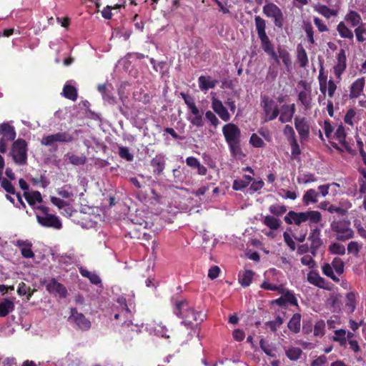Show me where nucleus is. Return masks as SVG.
Segmentation results:
<instances>
[{"label":"nucleus","mask_w":366,"mask_h":366,"mask_svg":"<svg viewBox=\"0 0 366 366\" xmlns=\"http://www.w3.org/2000/svg\"><path fill=\"white\" fill-rule=\"evenodd\" d=\"M280 292L283 294V297L285 298V300L286 303H289L291 305L294 306H298V302L296 297L295 296L294 293L290 290H284L281 289Z\"/></svg>","instance_id":"40"},{"label":"nucleus","mask_w":366,"mask_h":366,"mask_svg":"<svg viewBox=\"0 0 366 366\" xmlns=\"http://www.w3.org/2000/svg\"><path fill=\"white\" fill-rule=\"evenodd\" d=\"M57 194L62 198L73 200L74 193L71 190L70 185H64L57 190Z\"/></svg>","instance_id":"37"},{"label":"nucleus","mask_w":366,"mask_h":366,"mask_svg":"<svg viewBox=\"0 0 366 366\" xmlns=\"http://www.w3.org/2000/svg\"><path fill=\"white\" fill-rule=\"evenodd\" d=\"M337 85L333 79H330L328 81H327V91L330 98L334 97Z\"/></svg>","instance_id":"64"},{"label":"nucleus","mask_w":366,"mask_h":366,"mask_svg":"<svg viewBox=\"0 0 366 366\" xmlns=\"http://www.w3.org/2000/svg\"><path fill=\"white\" fill-rule=\"evenodd\" d=\"M336 59L337 62L333 69L336 78L340 81L341 80L342 74L347 68V58L345 49H340L339 52L337 54Z\"/></svg>","instance_id":"14"},{"label":"nucleus","mask_w":366,"mask_h":366,"mask_svg":"<svg viewBox=\"0 0 366 366\" xmlns=\"http://www.w3.org/2000/svg\"><path fill=\"white\" fill-rule=\"evenodd\" d=\"M297 59L300 67L305 68L308 64V56L305 49L301 45H298L297 49Z\"/></svg>","instance_id":"31"},{"label":"nucleus","mask_w":366,"mask_h":366,"mask_svg":"<svg viewBox=\"0 0 366 366\" xmlns=\"http://www.w3.org/2000/svg\"><path fill=\"white\" fill-rule=\"evenodd\" d=\"M69 160L74 165H82L86 162V157L83 155L71 154L69 156Z\"/></svg>","instance_id":"56"},{"label":"nucleus","mask_w":366,"mask_h":366,"mask_svg":"<svg viewBox=\"0 0 366 366\" xmlns=\"http://www.w3.org/2000/svg\"><path fill=\"white\" fill-rule=\"evenodd\" d=\"M280 114V116L279 117V120L282 123L289 122L292 121L293 116L291 113H290V111L287 110V109L282 108V112Z\"/></svg>","instance_id":"61"},{"label":"nucleus","mask_w":366,"mask_h":366,"mask_svg":"<svg viewBox=\"0 0 366 366\" xmlns=\"http://www.w3.org/2000/svg\"><path fill=\"white\" fill-rule=\"evenodd\" d=\"M315 181H316V178L315 177V175L311 173L304 174L297 177V182L300 184H301V183L307 184L310 182H314Z\"/></svg>","instance_id":"58"},{"label":"nucleus","mask_w":366,"mask_h":366,"mask_svg":"<svg viewBox=\"0 0 366 366\" xmlns=\"http://www.w3.org/2000/svg\"><path fill=\"white\" fill-rule=\"evenodd\" d=\"M283 134L287 137L289 142L297 139L295 130L290 125L287 124L285 127Z\"/></svg>","instance_id":"53"},{"label":"nucleus","mask_w":366,"mask_h":366,"mask_svg":"<svg viewBox=\"0 0 366 366\" xmlns=\"http://www.w3.org/2000/svg\"><path fill=\"white\" fill-rule=\"evenodd\" d=\"M16 245L20 248L21 254L24 258H32L34 257L31 249L32 244L29 240L18 239Z\"/></svg>","instance_id":"20"},{"label":"nucleus","mask_w":366,"mask_h":366,"mask_svg":"<svg viewBox=\"0 0 366 366\" xmlns=\"http://www.w3.org/2000/svg\"><path fill=\"white\" fill-rule=\"evenodd\" d=\"M301 317L300 313H295L292 315L287 324V327L291 332L298 333L300 331Z\"/></svg>","instance_id":"24"},{"label":"nucleus","mask_w":366,"mask_h":366,"mask_svg":"<svg viewBox=\"0 0 366 366\" xmlns=\"http://www.w3.org/2000/svg\"><path fill=\"white\" fill-rule=\"evenodd\" d=\"M117 302L119 304L120 311L114 315V319L118 320L122 317L124 322H126L132 317V312L127 305L125 298H119Z\"/></svg>","instance_id":"19"},{"label":"nucleus","mask_w":366,"mask_h":366,"mask_svg":"<svg viewBox=\"0 0 366 366\" xmlns=\"http://www.w3.org/2000/svg\"><path fill=\"white\" fill-rule=\"evenodd\" d=\"M269 210L274 215L281 216L287 212V207L285 205L272 204Z\"/></svg>","instance_id":"51"},{"label":"nucleus","mask_w":366,"mask_h":366,"mask_svg":"<svg viewBox=\"0 0 366 366\" xmlns=\"http://www.w3.org/2000/svg\"><path fill=\"white\" fill-rule=\"evenodd\" d=\"M335 137L339 141L340 143L343 144L346 139V132L344 127L340 124L336 129Z\"/></svg>","instance_id":"55"},{"label":"nucleus","mask_w":366,"mask_h":366,"mask_svg":"<svg viewBox=\"0 0 366 366\" xmlns=\"http://www.w3.org/2000/svg\"><path fill=\"white\" fill-rule=\"evenodd\" d=\"M222 133L227 144L240 140V129L233 123H228L222 127Z\"/></svg>","instance_id":"11"},{"label":"nucleus","mask_w":366,"mask_h":366,"mask_svg":"<svg viewBox=\"0 0 366 366\" xmlns=\"http://www.w3.org/2000/svg\"><path fill=\"white\" fill-rule=\"evenodd\" d=\"M331 265L337 274L340 275L343 273L345 264L344 262L340 258H334L331 263Z\"/></svg>","instance_id":"44"},{"label":"nucleus","mask_w":366,"mask_h":366,"mask_svg":"<svg viewBox=\"0 0 366 366\" xmlns=\"http://www.w3.org/2000/svg\"><path fill=\"white\" fill-rule=\"evenodd\" d=\"M329 251L332 254L343 255L345 254V247L340 243L334 242L329 246Z\"/></svg>","instance_id":"46"},{"label":"nucleus","mask_w":366,"mask_h":366,"mask_svg":"<svg viewBox=\"0 0 366 366\" xmlns=\"http://www.w3.org/2000/svg\"><path fill=\"white\" fill-rule=\"evenodd\" d=\"M345 20L349 23L352 27H357L362 24L360 14L353 10L350 11L345 15Z\"/></svg>","instance_id":"22"},{"label":"nucleus","mask_w":366,"mask_h":366,"mask_svg":"<svg viewBox=\"0 0 366 366\" xmlns=\"http://www.w3.org/2000/svg\"><path fill=\"white\" fill-rule=\"evenodd\" d=\"M340 187V185L338 183L333 182L332 184H327L324 185H320L318 187V189L321 193L322 197H326L329 193V189L330 187Z\"/></svg>","instance_id":"59"},{"label":"nucleus","mask_w":366,"mask_h":366,"mask_svg":"<svg viewBox=\"0 0 366 366\" xmlns=\"http://www.w3.org/2000/svg\"><path fill=\"white\" fill-rule=\"evenodd\" d=\"M254 272L252 270H246L242 276H239V282L243 287H248L252 280Z\"/></svg>","instance_id":"39"},{"label":"nucleus","mask_w":366,"mask_h":366,"mask_svg":"<svg viewBox=\"0 0 366 366\" xmlns=\"http://www.w3.org/2000/svg\"><path fill=\"white\" fill-rule=\"evenodd\" d=\"M308 239L311 242L310 252L315 254L322 244V241L320 239V229L317 227L312 229Z\"/></svg>","instance_id":"16"},{"label":"nucleus","mask_w":366,"mask_h":366,"mask_svg":"<svg viewBox=\"0 0 366 366\" xmlns=\"http://www.w3.org/2000/svg\"><path fill=\"white\" fill-rule=\"evenodd\" d=\"M62 95L71 101H76L78 97L77 89L74 86L65 84L62 90Z\"/></svg>","instance_id":"29"},{"label":"nucleus","mask_w":366,"mask_h":366,"mask_svg":"<svg viewBox=\"0 0 366 366\" xmlns=\"http://www.w3.org/2000/svg\"><path fill=\"white\" fill-rule=\"evenodd\" d=\"M331 229L335 234L336 239L345 242L354 237V232L350 228V222L337 221L331 224Z\"/></svg>","instance_id":"6"},{"label":"nucleus","mask_w":366,"mask_h":366,"mask_svg":"<svg viewBox=\"0 0 366 366\" xmlns=\"http://www.w3.org/2000/svg\"><path fill=\"white\" fill-rule=\"evenodd\" d=\"M263 14L273 20L274 24L278 29L284 26V15L282 10L274 3L266 4L262 9Z\"/></svg>","instance_id":"7"},{"label":"nucleus","mask_w":366,"mask_h":366,"mask_svg":"<svg viewBox=\"0 0 366 366\" xmlns=\"http://www.w3.org/2000/svg\"><path fill=\"white\" fill-rule=\"evenodd\" d=\"M45 283L46 290L49 294L55 297H59L60 299H64L67 297V289L63 284L59 282L54 277L51 278L47 282L44 281L43 284Z\"/></svg>","instance_id":"8"},{"label":"nucleus","mask_w":366,"mask_h":366,"mask_svg":"<svg viewBox=\"0 0 366 366\" xmlns=\"http://www.w3.org/2000/svg\"><path fill=\"white\" fill-rule=\"evenodd\" d=\"M38 223L44 227H51L56 229H60L62 224L59 217L54 214H48L46 216L36 215Z\"/></svg>","instance_id":"13"},{"label":"nucleus","mask_w":366,"mask_h":366,"mask_svg":"<svg viewBox=\"0 0 366 366\" xmlns=\"http://www.w3.org/2000/svg\"><path fill=\"white\" fill-rule=\"evenodd\" d=\"M14 302L9 298L4 299L0 302V317H6L14 310Z\"/></svg>","instance_id":"23"},{"label":"nucleus","mask_w":366,"mask_h":366,"mask_svg":"<svg viewBox=\"0 0 366 366\" xmlns=\"http://www.w3.org/2000/svg\"><path fill=\"white\" fill-rule=\"evenodd\" d=\"M212 108L223 121L228 122L230 119V114L226 107L215 97L212 99Z\"/></svg>","instance_id":"15"},{"label":"nucleus","mask_w":366,"mask_h":366,"mask_svg":"<svg viewBox=\"0 0 366 366\" xmlns=\"http://www.w3.org/2000/svg\"><path fill=\"white\" fill-rule=\"evenodd\" d=\"M252 177L249 175L244 174L240 179H235L233 182L232 189L238 191L246 188L252 182Z\"/></svg>","instance_id":"28"},{"label":"nucleus","mask_w":366,"mask_h":366,"mask_svg":"<svg viewBox=\"0 0 366 366\" xmlns=\"http://www.w3.org/2000/svg\"><path fill=\"white\" fill-rule=\"evenodd\" d=\"M0 135L1 139L7 141H14L16 138V133L14 126L8 122H4L0 124Z\"/></svg>","instance_id":"17"},{"label":"nucleus","mask_w":366,"mask_h":366,"mask_svg":"<svg viewBox=\"0 0 366 366\" xmlns=\"http://www.w3.org/2000/svg\"><path fill=\"white\" fill-rule=\"evenodd\" d=\"M210 76H200L198 79L199 86L202 90H208L212 89L216 85L215 80H210Z\"/></svg>","instance_id":"32"},{"label":"nucleus","mask_w":366,"mask_h":366,"mask_svg":"<svg viewBox=\"0 0 366 366\" xmlns=\"http://www.w3.org/2000/svg\"><path fill=\"white\" fill-rule=\"evenodd\" d=\"M69 320H72L77 327L82 331H87L90 329L92 323L82 313L79 312L76 308L70 309Z\"/></svg>","instance_id":"10"},{"label":"nucleus","mask_w":366,"mask_h":366,"mask_svg":"<svg viewBox=\"0 0 366 366\" xmlns=\"http://www.w3.org/2000/svg\"><path fill=\"white\" fill-rule=\"evenodd\" d=\"M10 155L14 162L19 165H24L27 161V142L24 139H17L12 144Z\"/></svg>","instance_id":"4"},{"label":"nucleus","mask_w":366,"mask_h":366,"mask_svg":"<svg viewBox=\"0 0 366 366\" xmlns=\"http://www.w3.org/2000/svg\"><path fill=\"white\" fill-rule=\"evenodd\" d=\"M298 100L305 109H311L312 100V91L300 92L298 94Z\"/></svg>","instance_id":"27"},{"label":"nucleus","mask_w":366,"mask_h":366,"mask_svg":"<svg viewBox=\"0 0 366 366\" xmlns=\"http://www.w3.org/2000/svg\"><path fill=\"white\" fill-rule=\"evenodd\" d=\"M74 141V137L69 133L64 132H58L54 134H50L48 136H45L41 140V144L47 147H54V143L56 142H71Z\"/></svg>","instance_id":"9"},{"label":"nucleus","mask_w":366,"mask_h":366,"mask_svg":"<svg viewBox=\"0 0 366 366\" xmlns=\"http://www.w3.org/2000/svg\"><path fill=\"white\" fill-rule=\"evenodd\" d=\"M0 182H1V187L6 192H8L9 194H16L15 188L9 179L4 178L2 176H1Z\"/></svg>","instance_id":"47"},{"label":"nucleus","mask_w":366,"mask_h":366,"mask_svg":"<svg viewBox=\"0 0 366 366\" xmlns=\"http://www.w3.org/2000/svg\"><path fill=\"white\" fill-rule=\"evenodd\" d=\"M165 164L164 158L161 154L157 155L150 162V165L153 169V173L157 176L162 174L165 168Z\"/></svg>","instance_id":"18"},{"label":"nucleus","mask_w":366,"mask_h":366,"mask_svg":"<svg viewBox=\"0 0 366 366\" xmlns=\"http://www.w3.org/2000/svg\"><path fill=\"white\" fill-rule=\"evenodd\" d=\"M24 197L30 206H34L36 202L41 203L43 201L41 194L39 191L24 192Z\"/></svg>","instance_id":"26"},{"label":"nucleus","mask_w":366,"mask_h":366,"mask_svg":"<svg viewBox=\"0 0 366 366\" xmlns=\"http://www.w3.org/2000/svg\"><path fill=\"white\" fill-rule=\"evenodd\" d=\"M315 11L322 15L327 19H330L332 16H335L337 14V11L329 8L327 6L324 4H318L314 6Z\"/></svg>","instance_id":"25"},{"label":"nucleus","mask_w":366,"mask_h":366,"mask_svg":"<svg viewBox=\"0 0 366 366\" xmlns=\"http://www.w3.org/2000/svg\"><path fill=\"white\" fill-rule=\"evenodd\" d=\"M229 148L231 154L234 157H239L242 154V151L240 147V140L237 142H230L227 144Z\"/></svg>","instance_id":"45"},{"label":"nucleus","mask_w":366,"mask_h":366,"mask_svg":"<svg viewBox=\"0 0 366 366\" xmlns=\"http://www.w3.org/2000/svg\"><path fill=\"white\" fill-rule=\"evenodd\" d=\"M302 27L306 33L308 42L311 44H314V30L311 23L309 21H304Z\"/></svg>","instance_id":"41"},{"label":"nucleus","mask_w":366,"mask_h":366,"mask_svg":"<svg viewBox=\"0 0 366 366\" xmlns=\"http://www.w3.org/2000/svg\"><path fill=\"white\" fill-rule=\"evenodd\" d=\"M319 194L314 189H308L304 194L302 200L305 205L310 203L317 202V197Z\"/></svg>","instance_id":"34"},{"label":"nucleus","mask_w":366,"mask_h":366,"mask_svg":"<svg viewBox=\"0 0 366 366\" xmlns=\"http://www.w3.org/2000/svg\"><path fill=\"white\" fill-rule=\"evenodd\" d=\"M119 155L121 158L127 161H132L134 158L133 154L130 153L129 149L126 147H119Z\"/></svg>","instance_id":"60"},{"label":"nucleus","mask_w":366,"mask_h":366,"mask_svg":"<svg viewBox=\"0 0 366 366\" xmlns=\"http://www.w3.org/2000/svg\"><path fill=\"white\" fill-rule=\"evenodd\" d=\"M295 127L297 131L301 142L307 141L310 135V127L305 117H296L295 118Z\"/></svg>","instance_id":"12"},{"label":"nucleus","mask_w":366,"mask_h":366,"mask_svg":"<svg viewBox=\"0 0 366 366\" xmlns=\"http://www.w3.org/2000/svg\"><path fill=\"white\" fill-rule=\"evenodd\" d=\"M325 322L320 320L317 321L314 326V335L315 337H322L325 335Z\"/></svg>","instance_id":"49"},{"label":"nucleus","mask_w":366,"mask_h":366,"mask_svg":"<svg viewBox=\"0 0 366 366\" xmlns=\"http://www.w3.org/2000/svg\"><path fill=\"white\" fill-rule=\"evenodd\" d=\"M254 23L256 31L261 42V47L263 51L270 56L277 64H280V59H281L287 68L290 67L292 60L290 53L285 49L282 48H278V54L276 53L274 46L266 33V21L259 16H255Z\"/></svg>","instance_id":"1"},{"label":"nucleus","mask_w":366,"mask_h":366,"mask_svg":"<svg viewBox=\"0 0 366 366\" xmlns=\"http://www.w3.org/2000/svg\"><path fill=\"white\" fill-rule=\"evenodd\" d=\"M283 324V319L280 316H277L274 320L268 321L265 323L267 328H269L272 332H276L277 328Z\"/></svg>","instance_id":"43"},{"label":"nucleus","mask_w":366,"mask_h":366,"mask_svg":"<svg viewBox=\"0 0 366 366\" xmlns=\"http://www.w3.org/2000/svg\"><path fill=\"white\" fill-rule=\"evenodd\" d=\"M362 244L357 242L352 241L347 244V251L349 253H352L357 256L362 249Z\"/></svg>","instance_id":"54"},{"label":"nucleus","mask_w":366,"mask_h":366,"mask_svg":"<svg viewBox=\"0 0 366 366\" xmlns=\"http://www.w3.org/2000/svg\"><path fill=\"white\" fill-rule=\"evenodd\" d=\"M355 34L356 36L357 41L358 42H363L366 40V37L364 36L366 34V28L365 24H362L355 29Z\"/></svg>","instance_id":"48"},{"label":"nucleus","mask_w":366,"mask_h":366,"mask_svg":"<svg viewBox=\"0 0 366 366\" xmlns=\"http://www.w3.org/2000/svg\"><path fill=\"white\" fill-rule=\"evenodd\" d=\"M302 353V351L299 347H290L286 351V355L290 360H298L301 355Z\"/></svg>","instance_id":"42"},{"label":"nucleus","mask_w":366,"mask_h":366,"mask_svg":"<svg viewBox=\"0 0 366 366\" xmlns=\"http://www.w3.org/2000/svg\"><path fill=\"white\" fill-rule=\"evenodd\" d=\"M173 311L177 317L182 319V324L187 328L193 329L204 320V315L189 307L186 300L176 302Z\"/></svg>","instance_id":"2"},{"label":"nucleus","mask_w":366,"mask_h":366,"mask_svg":"<svg viewBox=\"0 0 366 366\" xmlns=\"http://www.w3.org/2000/svg\"><path fill=\"white\" fill-rule=\"evenodd\" d=\"M337 31L342 38L353 40L354 34L352 31L346 26L344 21H340L337 24Z\"/></svg>","instance_id":"30"},{"label":"nucleus","mask_w":366,"mask_h":366,"mask_svg":"<svg viewBox=\"0 0 366 366\" xmlns=\"http://www.w3.org/2000/svg\"><path fill=\"white\" fill-rule=\"evenodd\" d=\"M307 280L310 283L320 287H322V284L325 282L324 279L315 271H310L307 274Z\"/></svg>","instance_id":"33"},{"label":"nucleus","mask_w":366,"mask_h":366,"mask_svg":"<svg viewBox=\"0 0 366 366\" xmlns=\"http://www.w3.org/2000/svg\"><path fill=\"white\" fill-rule=\"evenodd\" d=\"M249 143L255 148H262L265 146L264 141L257 134H252L249 139Z\"/></svg>","instance_id":"52"},{"label":"nucleus","mask_w":366,"mask_h":366,"mask_svg":"<svg viewBox=\"0 0 366 366\" xmlns=\"http://www.w3.org/2000/svg\"><path fill=\"white\" fill-rule=\"evenodd\" d=\"M284 241L291 251L296 249V244L287 232L283 233Z\"/></svg>","instance_id":"62"},{"label":"nucleus","mask_w":366,"mask_h":366,"mask_svg":"<svg viewBox=\"0 0 366 366\" xmlns=\"http://www.w3.org/2000/svg\"><path fill=\"white\" fill-rule=\"evenodd\" d=\"M324 71V67L322 65H321L320 71H319V76H318V80L320 84V90L321 93L325 96L327 92V76H325L323 74Z\"/></svg>","instance_id":"38"},{"label":"nucleus","mask_w":366,"mask_h":366,"mask_svg":"<svg viewBox=\"0 0 366 366\" xmlns=\"http://www.w3.org/2000/svg\"><path fill=\"white\" fill-rule=\"evenodd\" d=\"M205 118L207 120H208L212 125H213L214 127H217L218 124H219V121L216 117V115L211 111H207L205 113Z\"/></svg>","instance_id":"63"},{"label":"nucleus","mask_w":366,"mask_h":366,"mask_svg":"<svg viewBox=\"0 0 366 366\" xmlns=\"http://www.w3.org/2000/svg\"><path fill=\"white\" fill-rule=\"evenodd\" d=\"M322 272L325 275H326L328 277H330L334 281H336V282L339 281V279L337 277H335L334 274L333 268L331 264H327V263L325 264L322 266Z\"/></svg>","instance_id":"57"},{"label":"nucleus","mask_w":366,"mask_h":366,"mask_svg":"<svg viewBox=\"0 0 366 366\" xmlns=\"http://www.w3.org/2000/svg\"><path fill=\"white\" fill-rule=\"evenodd\" d=\"M333 341L339 342L340 346H345L347 344L346 331L343 329L335 331V336L332 337Z\"/></svg>","instance_id":"36"},{"label":"nucleus","mask_w":366,"mask_h":366,"mask_svg":"<svg viewBox=\"0 0 366 366\" xmlns=\"http://www.w3.org/2000/svg\"><path fill=\"white\" fill-rule=\"evenodd\" d=\"M322 214L316 210L296 212L290 211L285 217L284 220L288 224H295L300 225L302 223L309 222L310 224H318L322 221Z\"/></svg>","instance_id":"3"},{"label":"nucleus","mask_w":366,"mask_h":366,"mask_svg":"<svg viewBox=\"0 0 366 366\" xmlns=\"http://www.w3.org/2000/svg\"><path fill=\"white\" fill-rule=\"evenodd\" d=\"M365 86V79L359 78L355 80L350 86V98L356 99L359 97Z\"/></svg>","instance_id":"21"},{"label":"nucleus","mask_w":366,"mask_h":366,"mask_svg":"<svg viewBox=\"0 0 366 366\" xmlns=\"http://www.w3.org/2000/svg\"><path fill=\"white\" fill-rule=\"evenodd\" d=\"M30 290H31L30 287L27 286L24 282H21V283L19 284L17 293L20 296H24V295H28V300H29V298L33 295V291L30 292Z\"/></svg>","instance_id":"50"},{"label":"nucleus","mask_w":366,"mask_h":366,"mask_svg":"<svg viewBox=\"0 0 366 366\" xmlns=\"http://www.w3.org/2000/svg\"><path fill=\"white\" fill-rule=\"evenodd\" d=\"M260 105L263 110L264 122L275 119L280 114L277 104L267 95L261 97Z\"/></svg>","instance_id":"5"},{"label":"nucleus","mask_w":366,"mask_h":366,"mask_svg":"<svg viewBox=\"0 0 366 366\" xmlns=\"http://www.w3.org/2000/svg\"><path fill=\"white\" fill-rule=\"evenodd\" d=\"M263 223L269 229L275 230L280 227V220L272 216H266L263 219Z\"/></svg>","instance_id":"35"}]
</instances>
